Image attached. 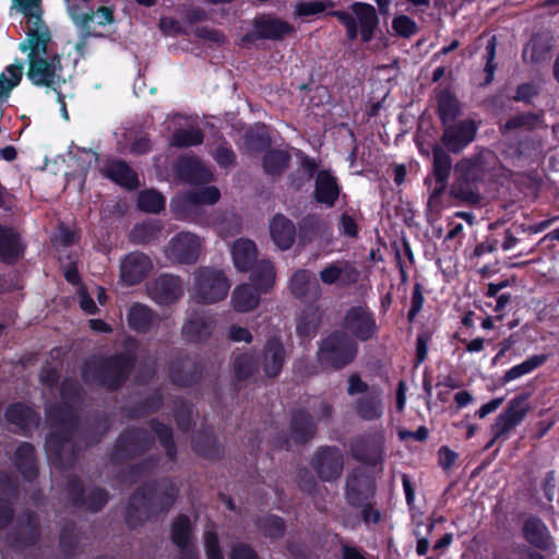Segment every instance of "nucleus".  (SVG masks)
<instances>
[{
	"label": "nucleus",
	"mask_w": 559,
	"mask_h": 559,
	"mask_svg": "<svg viewBox=\"0 0 559 559\" xmlns=\"http://www.w3.org/2000/svg\"><path fill=\"white\" fill-rule=\"evenodd\" d=\"M212 321L203 314L191 316L182 326L183 336L191 342H198L211 334Z\"/></svg>",
	"instance_id": "obj_22"
},
{
	"label": "nucleus",
	"mask_w": 559,
	"mask_h": 559,
	"mask_svg": "<svg viewBox=\"0 0 559 559\" xmlns=\"http://www.w3.org/2000/svg\"><path fill=\"white\" fill-rule=\"evenodd\" d=\"M424 300L425 299L419 286H416L412 295V306L408 311L409 320H413L416 317V314L421 310Z\"/></svg>",
	"instance_id": "obj_50"
},
{
	"label": "nucleus",
	"mask_w": 559,
	"mask_h": 559,
	"mask_svg": "<svg viewBox=\"0 0 559 559\" xmlns=\"http://www.w3.org/2000/svg\"><path fill=\"white\" fill-rule=\"evenodd\" d=\"M394 33L402 37H411L417 32V24L406 15H397L392 21Z\"/></svg>",
	"instance_id": "obj_42"
},
{
	"label": "nucleus",
	"mask_w": 559,
	"mask_h": 559,
	"mask_svg": "<svg viewBox=\"0 0 559 559\" xmlns=\"http://www.w3.org/2000/svg\"><path fill=\"white\" fill-rule=\"evenodd\" d=\"M231 559H257V556L249 547L237 545L231 552Z\"/></svg>",
	"instance_id": "obj_58"
},
{
	"label": "nucleus",
	"mask_w": 559,
	"mask_h": 559,
	"mask_svg": "<svg viewBox=\"0 0 559 559\" xmlns=\"http://www.w3.org/2000/svg\"><path fill=\"white\" fill-rule=\"evenodd\" d=\"M178 175L191 183L207 182L212 179L211 171L197 158H183L178 164Z\"/></svg>",
	"instance_id": "obj_21"
},
{
	"label": "nucleus",
	"mask_w": 559,
	"mask_h": 559,
	"mask_svg": "<svg viewBox=\"0 0 559 559\" xmlns=\"http://www.w3.org/2000/svg\"><path fill=\"white\" fill-rule=\"evenodd\" d=\"M159 27L168 35H175L181 31L179 23L171 17H162L159 21Z\"/></svg>",
	"instance_id": "obj_54"
},
{
	"label": "nucleus",
	"mask_w": 559,
	"mask_h": 559,
	"mask_svg": "<svg viewBox=\"0 0 559 559\" xmlns=\"http://www.w3.org/2000/svg\"><path fill=\"white\" fill-rule=\"evenodd\" d=\"M289 156L283 151H272L264 157V169L275 176L281 174L288 165Z\"/></svg>",
	"instance_id": "obj_37"
},
{
	"label": "nucleus",
	"mask_w": 559,
	"mask_h": 559,
	"mask_svg": "<svg viewBox=\"0 0 559 559\" xmlns=\"http://www.w3.org/2000/svg\"><path fill=\"white\" fill-rule=\"evenodd\" d=\"M549 48L542 44L538 38L532 39L523 51L526 61L539 62L548 57Z\"/></svg>",
	"instance_id": "obj_40"
},
{
	"label": "nucleus",
	"mask_w": 559,
	"mask_h": 559,
	"mask_svg": "<svg viewBox=\"0 0 559 559\" xmlns=\"http://www.w3.org/2000/svg\"><path fill=\"white\" fill-rule=\"evenodd\" d=\"M333 8L331 0H307L296 3L294 13L296 16H317Z\"/></svg>",
	"instance_id": "obj_33"
},
{
	"label": "nucleus",
	"mask_w": 559,
	"mask_h": 559,
	"mask_svg": "<svg viewBox=\"0 0 559 559\" xmlns=\"http://www.w3.org/2000/svg\"><path fill=\"white\" fill-rule=\"evenodd\" d=\"M310 282V273L307 271L296 272L290 280V288L296 296L305 295L307 285Z\"/></svg>",
	"instance_id": "obj_44"
},
{
	"label": "nucleus",
	"mask_w": 559,
	"mask_h": 559,
	"mask_svg": "<svg viewBox=\"0 0 559 559\" xmlns=\"http://www.w3.org/2000/svg\"><path fill=\"white\" fill-rule=\"evenodd\" d=\"M486 51H487V62L485 66V72L487 74L486 83H490L492 81L495 70H496V64L493 63L495 52H496L495 38H492L488 41Z\"/></svg>",
	"instance_id": "obj_46"
},
{
	"label": "nucleus",
	"mask_w": 559,
	"mask_h": 559,
	"mask_svg": "<svg viewBox=\"0 0 559 559\" xmlns=\"http://www.w3.org/2000/svg\"><path fill=\"white\" fill-rule=\"evenodd\" d=\"M129 325L139 332H146L157 322V317L150 308L143 305H134L128 314Z\"/></svg>",
	"instance_id": "obj_24"
},
{
	"label": "nucleus",
	"mask_w": 559,
	"mask_h": 559,
	"mask_svg": "<svg viewBox=\"0 0 559 559\" xmlns=\"http://www.w3.org/2000/svg\"><path fill=\"white\" fill-rule=\"evenodd\" d=\"M285 361V349L281 341L276 337L267 340L264 355L263 369L267 377H276Z\"/></svg>",
	"instance_id": "obj_17"
},
{
	"label": "nucleus",
	"mask_w": 559,
	"mask_h": 559,
	"mask_svg": "<svg viewBox=\"0 0 559 559\" xmlns=\"http://www.w3.org/2000/svg\"><path fill=\"white\" fill-rule=\"evenodd\" d=\"M150 258L140 252L128 254L121 262L120 276L129 285L142 281L152 270Z\"/></svg>",
	"instance_id": "obj_12"
},
{
	"label": "nucleus",
	"mask_w": 559,
	"mask_h": 559,
	"mask_svg": "<svg viewBox=\"0 0 559 559\" xmlns=\"http://www.w3.org/2000/svg\"><path fill=\"white\" fill-rule=\"evenodd\" d=\"M69 448L68 441H60L59 436L51 433L46 441V449L50 457H59L61 453Z\"/></svg>",
	"instance_id": "obj_45"
},
{
	"label": "nucleus",
	"mask_w": 559,
	"mask_h": 559,
	"mask_svg": "<svg viewBox=\"0 0 559 559\" xmlns=\"http://www.w3.org/2000/svg\"><path fill=\"white\" fill-rule=\"evenodd\" d=\"M12 9H16L26 17V27L41 22L40 0H12Z\"/></svg>",
	"instance_id": "obj_32"
},
{
	"label": "nucleus",
	"mask_w": 559,
	"mask_h": 559,
	"mask_svg": "<svg viewBox=\"0 0 559 559\" xmlns=\"http://www.w3.org/2000/svg\"><path fill=\"white\" fill-rule=\"evenodd\" d=\"M214 157H215V160L221 166H224V167L231 165L235 160L234 152L227 146H219L216 150Z\"/></svg>",
	"instance_id": "obj_51"
},
{
	"label": "nucleus",
	"mask_w": 559,
	"mask_h": 559,
	"mask_svg": "<svg viewBox=\"0 0 559 559\" xmlns=\"http://www.w3.org/2000/svg\"><path fill=\"white\" fill-rule=\"evenodd\" d=\"M524 536L531 544L538 547H547L549 545L548 530L538 519L531 518L525 522Z\"/></svg>",
	"instance_id": "obj_28"
},
{
	"label": "nucleus",
	"mask_w": 559,
	"mask_h": 559,
	"mask_svg": "<svg viewBox=\"0 0 559 559\" xmlns=\"http://www.w3.org/2000/svg\"><path fill=\"white\" fill-rule=\"evenodd\" d=\"M138 204L142 211L157 213L164 209L165 199L157 191L147 190L140 193Z\"/></svg>",
	"instance_id": "obj_35"
},
{
	"label": "nucleus",
	"mask_w": 559,
	"mask_h": 559,
	"mask_svg": "<svg viewBox=\"0 0 559 559\" xmlns=\"http://www.w3.org/2000/svg\"><path fill=\"white\" fill-rule=\"evenodd\" d=\"M503 402V399H495L486 404H484L478 411L477 415L479 418H485L487 415L493 413Z\"/></svg>",
	"instance_id": "obj_60"
},
{
	"label": "nucleus",
	"mask_w": 559,
	"mask_h": 559,
	"mask_svg": "<svg viewBox=\"0 0 559 559\" xmlns=\"http://www.w3.org/2000/svg\"><path fill=\"white\" fill-rule=\"evenodd\" d=\"M546 360H547L546 355L532 356V357L527 358L526 360H524L523 362H521L516 366H513L511 369L506 371V373L503 376V381L506 383L511 382V381L516 380L525 374H528L533 370H535L536 368H538L539 366L545 364Z\"/></svg>",
	"instance_id": "obj_29"
},
{
	"label": "nucleus",
	"mask_w": 559,
	"mask_h": 559,
	"mask_svg": "<svg viewBox=\"0 0 559 559\" xmlns=\"http://www.w3.org/2000/svg\"><path fill=\"white\" fill-rule=\"evenodd\" d=\"M358 275L357 269L345 260L329 263L319 272V277L325 285L347 286L354 284Z\"/></svg>",
	"instance_id": "obj_10"
},
{
	"label": "nucleus",
	"mask_w": 559,
	"mask_h": 559,
	"mask_svg": "<svg viewBox=\"0 0 559 559\" xmlns=\"http://www.w3.org/2000/svg\"><path fill=\"white\" fill-rule=\"evenodd\" d=\"M234 265L241 272L249 271L257 260V248L253 241L247 238L236 240L230 249Z\"/></svg>",
	"instance_id": "obj_18"
},
{
	"label": "nucleus",
	"mask_w": 559,
	"mask_h": 559,
	"mask_svg": "<svg viewBox=\"0 0 559 559\" xmlns=\"http://www.w3.org/2000/svg\"><path fill=\"white\" fill-rule=\"evenodd\" d=\"M79 302L80 307L88 314H93L97 310L96 304L84 288L79 292Z\"/></svg>",
	"instance_id": "obj_52"
},
{
	"label": "nucleus",
	"mask_w": 559,
	"mask_h": 559,
	"mask_svg": "<svg viewBox=\"0 0 559 559\" xmlns=\"http://www.w3.org/2000/svg\"><path fill=\"white\" fill-rule=\"evenodd\" d=\"M80 158L83 160V169H86L87 167L92 166L94 163L97 162L96 153L91 150L80 151Z\"/></svg>",
	"instance_id": "obj_62"
},
{
	"label": "nucleus",
	"mask_w": 559,
	"mask_h": 559,
	"mask_svg": "<svg viewBox=\"0 0 559 559\" xmlns=\"http://www.w3.org/2000/svg\"><path fill=\"white\" fill-rule=\"evenodd\" d=\"M148 294L157 304L166 305L182 295V286L177 276L162 275L150 286Z\"/></svg>",
	"instance_id": "obj_14"
},
{
	"label": "nucleus",
	"mask_w": 559,
	"mask_h": 559,
	"mask_svg": "<svg viewBox=\"0 0 559 559\" xmlns=\"http://www.w3.org/2000/svg\"><path fill=\"white\" fill-rule=\"evenodd\" d=\"M476 130L472 120L447 127L442 142L450 151L459 152L474 140Z\"/></svg>",
	"instance_id": "obj_15"
},
{
	"label": "nucleus",
	"mask_w": 559,
	"mask_h": 559,
	"mask_svg": "<svg viewBox=\"0 0 559 559\" xmlns=\"http://www.w3.org/2000/svg\"><path fill=\"white\" fill-rule=\"evenodd\" d=\"M357 412L364 419L373 420L380 418L383 413L380 393L372 391L370 396L361 400L357 405Z\"/></svg>",
	"instance_id": "obj_31"
},
{
	"label": "nucleus",
	"mask_w": 559,
	"mask_h": 559,
	"mask_svg": "<svg viewBox=\"0 0 559 559\" xmlns=\"http://www.w3.org/2000/svg\"><path fill=\"white\" fill-rule=\"evenodd\" d=\"M525 416V411L521 407L510 406L504 417L509 425H516Z\"/></svg>",
	"instance_id": "obj_55"
},
{
	"label": "nucleus",
	"mask_w": 559,
	"mask_h": 559,
	"mask_svg": "<svg viewBox=\"0 0 559 559\" xmlns=\"http://www.w3.org/2000/svg\"><path fill=\"white\" fill-rule=\"evenodd\" d=\"M532 122H533V117L525 116V115H519V116H515V117L509 119L506 122L503 129L504 130H513V129H516L522 126H531Z\"/></svg>",
	"instance_id": "obj_53"
},
{
	"label": "nucleus",
	"mask_w": 559,
	"mask_h": 559,
	"mask_svg": "<svg viewBox=\"0 0 559 559\" xmlns=\"http://www.w3.org/2000/svg\"><path fill=\"white\" fill-rule=\"evenodd\" d=\"M150 150V142L146 138L135 140L131 145V151L135 154H143Z\"/></svg>",
	"instance_id": "obj_63"
},
{
	"label": "nucleus",
	"mask_w": 559,
	"mask_h": 559,
	"mask_svg": "<svg viewBox=\"0 0 559 559\" xmlns=\"http://www.w3.org/2000/svg\"><path fill=\"white\" fill-rule=\"evenodd\" d=\"M270 233L280 249H288L295 239L294 224L283 215H276L270 224Z\"/></svg>",
	"instance_id": "obj_19"
},
{
	"label": "nucleus",
	"mask_w": 559,
	"mask_h": 559,
	"mask_svg": "<svg viewBox=\"0 0 559 559\" xmlns=\"http://www.w3.org/2000/svg\"><path fill=\"white\" fill-rule=\"evenodd\" d=\"M202 133L198 128L189 127L176 132L173 138V145L176 146H190L200 144L202 142Z\"/></svg>",
	"instance_id": "obj_39"
},
{
	"label": "nucleus",
	"mask_w": 559,
	"mask_h": 559,
	"mask_svg": "<svg viewBox=\"0 0 559 559\" xmlns=\"http://www.w3.org/2000/svg\"><path fill=\"white\" fill-rule=\"evenodd\" d=\"M456 454L449 448H441L439 450V461L444 468H449L455 462Z\"/></svg>",
	"instance_id": "obj_59"
},
{
	"label": "nucleus",
	"mask_w": 559,
	"mask_h": 559,
	"mask_svg": "<svg viewBox=\"0 0 559 559\" xmlns=\"http://www.w3.org/2000/svg\"><path fill=\"white\" fill-rule=\"evenodd\" d=\"M406 403V386L403 381L399 383L396 393V407L399 411H403Z\"/></svg>",
	"instance_id": "obj_64"
},
{
	"label": "nucleus",
	"mask_w": 559,
	"mask_h": 559,
	"mask_svg": "<svg viewBox=\"0 0 559 559\" xmlns=\"http://www.w3.org/2000/svg\"><path fill=\"white\" fill-rule=\"evenodd\" d=\"M105 175L120 186L133 188L138 183L135 173L123 162H112L105 168Z\"/></svg>",
	"instance_id": "obj_25"
},
{
	"label": "nucleus",
	"mask_w": 559,
	"mask_h": 559,
	"mask_svg": "<svg viewBox=\"0 0 559 559\" xmlns=\"http://www.w3.org/2000/svg\"><path fill=\"white\" fill-rule=\"evenodd\" d=\"M439 114L444 122L454 119L459 114V103L450 92L439 95Z\"/></svg>",
	"instance_id": "obj_38"
},
{
	"label": "nucleus",
	"mask_w": 559,
	"mask_h": 559,
	"mask_svg": "<svg viewBox=\"0 0 559 559\" xmlns=\"http://www.w3.org/2000/svg\"><path fill=\"white\" fill-rule=\"evenodd\" d=\"M229 286L222 271L202 267L194 274L192 296L199 302L213 304L226 297Z\"/></svg>",
	"instance_id": "obj_4"
},
{
	"label": "nucleus",
	"mask_w": 559,
	"mask_h": 559,
	"mask_svg": "<svg viewBox=\"0 0 559 559\" xmlns=\"http://www.w3.org/2000/svg\"><path fill=\"white\" fill-rule=\"evenodd\" d=\"M64 1L67 2L71 19L82 28H88V25L94 22L98 25H107L114 21L112 10L108 7L100 5L97 11H94L91 7L83 8L75 3H71L70 0Z\"/></svg>",
	"instance_id": "obj_11"
},
{
	"label": "nucleus",
	"mask_w": 559,
	"mask_h": 559,
	"mask_svg": "<svg viewBox=\"0 0 559 559\" xmlns=\"http://www.w3.org/2000/svg\"><path fill=\"white\" fill-rule=\"evenodd\" d=\"M321 320V316L317 310H309L304 313L297 324V331L299 334L308 336L317 330Z\"/></svg>",
	"instance_id": "obj_41"
},
{
	"label": "nucleus",
	"mask_w": 559,
	"mask_h": 559,
	"mask_svg": "<svg viewBox=\"0 0 559 559\" xmlns=\"http://www.w3.org/2000/svg\"><path fill=\"white\" fill-rule=\"evenodd\" d=\"M171 537L179 548H185L190 542V521L187 516H179L173 524Z\"/></svg>",
	"instance_id": "obj_36"
},
{
	"label": "nucleus",
	"mask_w": 559,
	"mask_h": 559,
	"mask_svg": "<svg viewBox=\"0 0 559 559\" xmlns=\"http://www.w3.org/2000/svg\"><path fill=\"white\" fill-rule=\"evenodd\" d=\"M340 189L335 177L329 171L321 170L316 179V199L318 202L324 203L329 206L333 205L337 199Z\"/></svg>",
	"instance_id": "obj_20"
},
{
	"label": "nucleus",
	"mask_w": 559,
	"mask_h": 559,
	"mask_svg": "<svg viewBox=\"0 0 559 559\" xmlns=\"http://www.w3.org/2000/svg\"><path fill=\"white\" fill-rule=\"evenodd\" d=\"M384 452V436L381 431L370 435V439L360 440L353 447L354 456L370 465H377L382 461Z\"/></svg>",
	"instance_id": "obj_13"
},
{
	"label": "nucleus",
	"mask_w": 559,
	"mask_h": 559,
	"mask_svg": "<svg viewBox=\"0 0 559 559\" xmlns=\"http://www.w3.org/2000/svg\"><path fill=\"white\" fill-rule=\"evenodd\" d=\"M251 284L237 286L231 295V306L235 311L249 312L260 302L261 294L271 289L275 283V272L269 261H261L251 274Z\"/></svg>",
	"instance_id": "obj_2"
},
{
	"label": "nucleus",
	"mask_w": 559,
	"mask_h": 559,
	"mask_svg": "<svg viewBox=\"0 0 559 559\" xmlns=\"http://www.w3.org/2000/svg\"><path fill=\"white\" fill-rule=\"evenodd\" d=\"M202 240L192 233H179L165 249L166 257L180 264L194 263L201 252Z\"/></svg>",
	"instance_id": "obj_6"
},
{
	"label": "nucleus",
	"mask_w": 559,
	"mask_h": 559,
	"mask_svg": "<svg viewBox=\"0 0 559 559\" xmlns=\"http://www.w3.org/2000/svg\"><path fill=\"white\" fill-rule=\"evenodd\" d=\"M367 390V384L357 376H350L348 379V393L350 395L362 393Z\"/></svg>",
	"instance_id": "obj_57"
},
{
	"label": "nucleus",
	"mask_w": 559,
	"mask_h": 559,
	"mask_svg": "<svg viewBox=\"0 0 559 559\" xmlns=\"http://www.w3.org/2000/svg\"><path fill=\"white\" fill-rule=\"evenodd\" d=\"M294 27L285 21L270 15H261L254 19L253 32L245 40L254 38L278 39L290 34Z\"/></svg>",
	"instance_id": "obj_9"
},
{
	"label": "nucleus",
	"mask_w": 559,
	"mask_h": 559,
	"mask_svg": "<svg viewBox=\"0 0 559 559\" xmlns=\"http://www.w3.org/2000/svg\"><path fill=\"white\" fill-rule=\"evenodd\" d=\"M26 37L20 43V50L26 55L29 81L37 86L50 87L58 92L67 82L60 56L52 49L51 35L41 21L25 29Z\"/></svg>",
	"instance_id": "obj_1"
},
{
	"label": "nucleus",
	"mask_w": 559,
	"mask_h": 559,
	"mask_svg": "<svg viewBox=\"0 0 559 559\" xmlns=\"http://www.w3.org/2000/svg\"><path fill=\"white\" fill-rule=\"evenodd\" d=\"M221 193L215 187H205L173 200L171 209L178 215L188 217L198 205H212L218 201Z\"/></svg>",
	"instance_id": "obj_8"
},
{
	"label": "nucleus",
	"mask_w": 559,
	"mask_h": 559,
	"mask_svg": "<svg viewBox=\"0 0 559 559\" xmlns=\"http://www.w3.org/2000/svg\"><path fill=\"white\" fill-rule=\"evenodd\" d=\"M343 326L347 332L361 341L371 337L377 330L373 314L362 306L353 307L346 312Z\"/></svg>",
	"instance_id": "obj_7"
},
{
	"label": "nucleus",
	"mask_w": 559,
	"mask_h": 559,
	"mask_svg": "<svg viewBox=\"0 0 559 559\" xmlns=\"http://www.w3.org/2000/svg\"><path fill=\"white\" fill-rule=\"evenodd\" d=\"M535 94H536L535 86H533L531 84H523V85L519 86L515 98L518 100H525L526 102L532 96H534Z\"/></svg>",
	"instance_id": "obj_61"
},
{
	"label": "nucleus",
	"mask_w": 559,
	"mask_h": 559,
	"mask_svg": "<svg viewBox=\"0 0 559 559\" xmlns=\"http://www.w3.org/2000/svg\"><path fill=\"white\" fill-rule=\"evenodd\" d=\"M451 159L450 156L440 147L433 148V174L437 178V185L440 190H444L447 180L450 175Z\"/></svg>",
	"instance_id": "obj_30"
},
{
	"label": "nucleus",
	"mask_w": 559,
	"mask_h": 559,
	"mask_svg": "<svg viewBox=\"0 0 559 559\" xmlns=\"http://www.w3.org/2000/svg\"><path fill=\"white\" fill-rule=\"evenodd\" d=\"M7 419L26 430L37 424V417L32 408L24 404H13L7 411Z\"/></svg>",
	"instance_id": "obj_26"
},
{
	"label": "nucleus",
	"mask_w": 559,
	"mask_h": 559,
	"mask_svg": "<svg viewBox=\"0 0 559 559\" xmlns=\"http://www.w3.org/2000/svg\"><path fill=\"white\" fill-rule=\"evenodd\" d=\"M228 337L234 342L250 343L252 341V335L249 330L238 325H231L229 328Z\"/></svg>",
	"instance_id": "obj_49"
},
{
	"label": "nucleus",
	"mask_w": 559,
	"mask_h": 559,
	"mask_svg": "<svg viewBox=\"0 0 559 559\" xmlns=\"http://www.w3.org/2000/svg\"><path fill=\"white\" fill-rule=\"evenodd\" d=\"M314 466L323 480L334 479L343 468L342 455L336 449H322L316 455Z\"/></svg>",
	"instance_id": "obj_16"
},
{
	"label": "nucleus",
	"mask_w": 559,
	"mask_h": 559,
	"mask_svg": "<svg viewBox=\"0 0 559 559\" xmlns=\"http://www.w3.org/2000/svg\"><path fill=\"white\" fill-rule=\"evenodd\" d=\"M340 231L345 236L355 237L358 231L355 219L347 214H343L340 219Z\"/></svg>",
	"instance_id": "obj_48"
},
{
	"label": "nucleus",
	"mask_w": 559,
	"mask_h": 559,
	"mask_svg": "<svg viewBox=\"0 0 559 559\" xmlns=\"http://www.w3.org/2000/svg\"><path fill=\"white\" fill-rule=\"evenodd\" d=\"M335 15L346 27L347 36L350 40L360 35L362 41L372 39L379 25V19L371 4L355 2L350 5V13L345 11H334Z\"/></svg>",
	"instance_id": "obj_3"
},
{
	"label": "nucleus",
	"mask_w": 559,
	"mask_h": 559,
	"mask_svg": "<svg viewBox=\"0 0 559 559\" xmlns=\"http://www.w3.org/2000/svg\"><path fill=\"white\" fill-rule=\"evenodd\" d=\"M456 174L466 182H474L484 177V168L480 158L475 160H461L455 167Z\"/></svg>",
	"instance_id": "obj_34"
},
{
	"label": "nucleus",
	"mask_w": 559,
	"mask_h": 559,
	"mask_svg": "<svg viewBox=\"0 0 559 559\" xmlns=\"http://www.w3.org/2000/svg\"><path fill=\"white\" fill-rule=\"evenodd\" d=\"M22 252L19 235L10 228L0 226V258L11 262Z\"/></svg>",
	"instance_id": "obj_23"
},
{
	"label": "nucleus",
	"mask_w": 559,
	"mask_h": 559,
	"mask_svg": "<svg viewBox=\"0 0 559 559\" xmlns=\"http://www.w3.org/2000/svg\"><path fill=\"white\" fill-rule=\"evenodd\" d=\"M92 500L87 503V508L94 511L100 509L107 501V495L103 490H95L92 493Z\"/></svg>",
	"instance_id": "obj_56"
},
{
	"label": "nucleus",
	"mask_w": 559,
	"mask_h": 559,
	"mask_svg": "<svg viewBox=\"0 0 559 559\" xmlns=\"http://www.w3.org/2000/svg\"><path fill=\"white\" fill-rule=\"evenodd\" d=\"M205 547L209 559H223V556L217 547V537L214 533L206 532Z\"/></svg>",
	"instance_id": "obj_47"
},
{
	"label": "nucleus",
	"mask_w": 559,
	"mask_h": 559,
	"mask_svg": "<svg viewBox=\"0 0 559 559\" xmlns=\"http://www.w3.org/2000/svg\"><path fill=\"white\" fill-rule=\"evenodd\" d=\"M158 233L159 227L154 222H144L133 228L132 238L136 242H146L155 238Z\"/></svg>",
	"instance_id": "obj_43"
},
{
	"label": "nucleus",
	"mask_w": 559,
	"mask_h": 559,
	"mask_svg": "<svg viewBox=\"0 0 559 559\" xmlns=\"http://www.w3.org/2000/svg\"><path fill=\"white\" fill-rule=\"evenodd\" d=\"M356 352V344L347 335L334 333L321 344L319 359L322 364L342 368L354 359Z\"/></svg>",
	"instance_id": "obj_5"
},
{
	"label": "nucleus",
	"mask_w": 559,
	"mask_h": 559,
	"mask_svg": "<svg viewBox=\"0 0 559 559\" xmlns=\"http://www.w3.org/2000/svg\"><path fill=\"white\" fill-rule=\"evenodd\" d=\"M258 367L257 355L252 350H246L235 356L233 371L238 380H245L254 373Z\"/></svg>",
	"instance_id": "obj_27"
}]
</instances>
